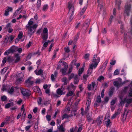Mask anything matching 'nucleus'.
<instances>
[{
	"instance_id": "nucleus-16",
	"label": "nucleus",
	"mask_w": 132,
	"mask_h": 132,
	"mask_svg": "<svg viewBox=\"0 0 132 132\" xmlns=\"http://www.w3.org/2000/svg\"><path fill=\"white\" fill-rule=\"evenodd\" d=\"M14 106V103L13 102L9 103L6 104L5 105V108L8 109L11 106Z\"/></svg>"
},
{
	"instance_id": "nucleus-33",
	"label": "nucleus",
	"mask_w": 132,
	"mask_h": 132,
	"mask_svg": "<svg viewBox=\"0 0 132 132\" xmlns=\"http://www.w3.org/2000/svg\"><path fill=\"white\" fill-rule=\"evenodd\" d=\"M76 62L75 60H73L71 61V62L70 64V67L73 68L75 65V63Z\"/></svg>"
},
{
	"instance_id": "nucleus-52",
	"label": "nucleus",
	"mask_w": 132,
	"mask_h": 132,
	"mask_svg": "<svg viewBox=\"0 0 132 132\" xmlns=\"http://www.w3.org/2000/svg\"><path fill=\"white\" fill-rule=\"evenodd\" d=\"M92 72V70L89 69L87 71V74L88 75H90Z\"/></svg>"
},
{
	"instance_id": "nucleus-21",
	"label": "nucleus",
	"mask_w": 132,
	"mask_h": 132,
	"mask_svg": "<svg viewBox=\"0 0 132 132\" xmlns=\"http://www.w3.org/2000/svg\"><path fill=\"white\" fill-rule=\"evenodd\" d=\"M31 78H29L27 80L25 81V82L27 84H29L30 85H32L34 82L33 81H31Z\"/></svg>"
},
{
	"instance_id": "nucleus-48",
	"label": "nucleus",
	"mask_w": 132,
	"mask_h": 132,
	"mask_svg": "<svg viewBox=\"0 0 132 132\" xmlns=\"http://www.w3.org/2000/svg\"><path fill=\"white\" fill-rule=\"evenodd\" d=\"M104 79V77L103 76H101L98 77L97 80L99 81H101L102 80Z\"/></svg>"
},
{
	"instance_id": "nucleus-18",
	"label": "nucleus",
	"mask_w": 132,
	"mask_h": 132,
	"mask_svg": "<svg viewBox=\"0 0 132 132\" xmlns=\"http://www.w3.org/2000/svg\"><path fill=\"white\" fill-rule=\"evenodd\" d=\"M120 99L121 101L119 104V105L121 106H123L124 105V103L126 102L125 99L124 98V100H123L122 98L121 97H120Z\"/></svg>"
},
{
	"instance_id": "nucleus-50",
	"label": "nucleus",
	"mask_w": 132,
	"mask_h": 132,
	"mask_svg": "<svg viewBox=\"0 0 132 132\" xmlns=\"http://www.w3.org/2000/svg\"><path fill=\"white\" fill-rule=\"evenodd\" d=\"M7 61L9 62H12L13 61V60L11 57H9L7 58Z\"/></svg>"
},
{
	"instance_id": "nucleus-58",
	"label": "nucleus",
	"mask_w": 132,
	"mask_h": 132,
	"mask_svg": "<svg viewBox=\"0 0 132 132\" xmlns=\"http://www.w3.org/2000/svg\"><path fill=\"white\" fill-rule=\"evenodd\" d=\"M93 67L94 68V65L92 63L90 64L89 69L92 70Z\"/></svg>"
},
{
	"instance_id": "nucleus-3",
	"label": "nucleus",
	"mask_w": 132,
	"mask_h": 132,
	"mask_svg": "<svg viewBox=\"0 0 132 132\" xmlns=\"http://www.w3.org/2000/svg\"><path fill=\"white\" fill-rule=\"evenodd\" d=\"M38 25L36 24H35L31 26V27H30L29 28H26L28 29V34L30 35H31L33 34L35 32V31L37 28Z\"/></svg>"
},
{
	"instance_id": "nucleus-30",
	"label": "nucleus",
	"mask_w": 132,
	"mask_h": 132,
	"mask_svg": "<svg viewBox=\"0 0 132 132\" xmlns=\"http://www.w3.org/2000/svg\"><path fill=\"white\" fill-rule=\"evenodd\" d=\"M126 102L128 104H130L132 102V98H125Z\"/></svg>"
},
{
	"instance_id": "nucleus-61",
	"label": "nucleus",
	"mask_w": 132,
	"mask_h": 132,
	"mask_svg": "<svg viewBox=\"0 0 132 132\" xmlns=\"http://www.w3.org/2000/svg\"><path fill=\"white\" fill-rule=\"evenodd\" d=\"M42 101V98L40 97H39V100L37 101L38 104L39 105L41 104V102Z\"/></svg>"
},
{
	"instance_id": "nucleus-17",
	"label": "nucleus",
	"mask_w": 132,
	"mask_h": 132,
	"mask_svg": "<svg viewBox=\"0 0 132 132\" xmlns=\"http://www.w3.org/2000/svg\"><path fill=\"white\" fill-rule=\"evenodd\" d=\"M48 34H43L42 35V37L43 41H45L48 38Z\"/></svg>"
},
{
	"instance_id": "nucleus-64",
	"label": "nucleus",
	"mask_w": 132,
	"mask_h": 132,
	"mask_svg": "<svg viewBox=\"0 0 132 132\" xmlns=\"http://www.w3.org/2000/svg\"><path fill=\"white\" fill-rule=\"evenodd\" d=\"M116 103V101L114 100H112L111 102V105H114Z\"/></svg>"
},
{
	"instance_id": "nucleus-20",
	"label": "nucleus",
	"mask_w": 132,
	"mask_h": 132,
	"mask_svg": "<svg viewBox=\"0 0 132 132\" xmlns=\"http://www.w3.org/2000/svg\"><path fill=\"white\" fill-rule=\"evenodd\" d=\"M33 22L32 21L30 20L28 22V24L26 26V28H29L30 27H31V26L33 24Z\"/></svg>"
},
{
	"instance_id": "nucleus-4",
	"label": "nucleus",
	"mask_w": 132,
	"mask_h": 132,
	"mask_svg": "<svg viewBox=\"0 0 132 132\" xmlns=\"http://www.w3.org/2000/svg\"><path fill=\"white\" fill-rule=\"evenodd\" d=\"M21 92L22 95L25 97H29L31 95L30 90L24 88H21Z\"/></svg>"
},
{
	"instance_id": "nucleus-46",
	"label": "nucleus",
	"mask_w": 132,
	"mask_h": 132,
	"mask_svg": "<svg viewBox=\"0 0 132 132\" xmlns=\"http://www.w3.org/2000/svg\"><path fill=\"white\" fill-rule=\"evenodd\" d=\"M90 105L86 104V106L85 108V112L86 113H87L89 109V107Z\"/></svg>"
},
{
	"instance_id": "nucleus-41",
	"label": "nucleus",
	"mask_w": 132,
	"mask_h": 132,
	"mask_svg": "<svg viewBox=\"0 0 132 132\" xmlns=\"http://www.w3.org/2000/svg\"><path fill=\"white\" fill-rule=\"evenodd\" d=\"M73 94V93L72 91H70L68 92L66 94V96L67 97L71 96Z\"/></svg>"
},
{
	"instance_id": "nucleus-51",
	"label": "nucleus",
	"mask_w": 132,
	"mask_h": 132,
	"mask_svg": "<svg viewBox=\"0 0 132 132\" xmlns=\"http://www.w3.org/2000/svg\"><path fill=\"white\" fill-rule=\"evenodd\" d=\"M120 29H121V32L122 33H124V28L123 26V25H121V26L120 27Z\"/></svg>"
},
{
	"instance_id": "nucleus-59",
	"label": "nucleus",
	"mask_w": 132,
	"mask_h": 132,
	"mask_svg": "<svg viewBox=\"0 0 132 132\" xmlns=\"http://www.w3.org/2000/svg\"><path fill=\"white\" fill-rule=\"evenodd\" d=\"M53 45L54 44L53 43H52L50 45L48 50V51L49 52H50L51 51Z\"/></svg>"
},
{
	"instance_id": "nucleus-54",
	"label": "nucleus",
	"mask_w": 132,
	"mask_h": 132,
	"mask_svg": "<svg viewBox=\"0 0 132 132\" xmlns=\"http://www.w3.org/2000/svg\"><path fill=\"white\" fill-rule=\"evenodd\" d=\"M64 50L65 51V52L66 53H68L70 52V50L69 48L68 47H67V48L65 47L64 48Z\"/></svg>"
},
{
	"instance_id": "nucleus-5",
	"label": "nucleus",
	"mask_w": 132,
	"mask_h": 132,
	"mask_svg": "<svg viewBox=\"0 0 132 132\" xmlns=\"http://www.w3.org/2000/svg\"><path fill=\"white\" fill-rule=\"evenodd\" d=\"M97 86L95 82H93L91 84H88L87 85V89L88 90L90 91L91 90V87L93 88L92 90H95L96 89Z\"/></svg>"
},
{
	"instance_id": "nucleus-60",
	"label": "nucleus",
	"mask_w": 132,
	"mask_h": 132,
	"mask_svg": "<svg viewBox=\"0 0 132 132\" xmlns=\"http://www.w3.org/2000/svg\"><path fill=\"white\" fill-rule=\"evenodd\" d=\"M51 116L50 115H47L46 116V118L48 121H50L51 120Z\"/></svg>"
},
{
	"instance_id": "nucleus-25",
	"label": "nucleus",
	"mask_w": 132,
	"mask_h": 132,
	"mask_svg": "<svg viewBox=\"0 0 132 132\" xmlns=\"http://www.w3.org/2000/svg\"><path fill=\"white\" fill-rule=\"evenodd\" d=\"M92 116L91 114L90 115L88 114L87 115L86 117L88 122H90L92 120Z\"/></svg>"
},
{
	"instance_id": "nucleus-23",
	"label": "nucleus",
	"mask_w": 132,
	"mask_h": 132,
	"mask_svg": "<svg viewBox=\"0 0 132 132\" xmlns=\"http://www.w3.org/2000/svg\"><path fill=\"white\" fill-rule=\"evenodd\" d=\"M14 91V89L13 86H12L11 88L8 91V93L11 95L13 94Z\"/></svg>"
},
{
	"instance_id": "nucleus-29",
	"label": "nucleus",
	"mask_w": 132,
	"mask_h": 132,
	"mask_svg": "<svg viewBox=\"0 0 132 132\" xmlns=\"http://www.w3.org/2000/svg\"><path fill=\"white\" fill-rule=\"evenodd\" d=\"M36 5L37 8L39 9L41 5V0H37Z\"/></svg>"
},
{
	"instance_id": "nucleus-39",
	"label": "nucleus",
	"mask_w": 132,
	"mask_h": 132,
	"mask_svg": "<svg viewBox=\"0 0 132 132\" xmlns=\"http://www.w3.org/2000/svg\"><path fill=\"white\" fill-rule=\"evenodd\" d=\"M15 48H13L12 47H11L8 50V51L10 52V53H13L15 51Z\"/></svg>"
},
{
	"instance_id": "nucleus-15",
	"label": "nucleus",
	"mask_w": 132,
	"mask_h": 132,
	"mask_svg": "<svg viewBox=\"0 0 132 132\" xmlns=\"http://www.w3.org/2000/svg\"><path fill=\"white\" fill-rule=\"evenodd\" d=\"M127 115V114H125V112L121 115V120L123 122L125 121Z\"/></svg>"
},
{
	"instance_id": "nucleus-47",
	"label": "nucleus",
	"mask_w": 132,
	"mask_h": 132,
	"mask_svg": "<svg viewBox=\"0 0 132 132\" xmlns=\"http://www.w3.org/2000/svg\"><path fill=\"white\" fill-rule=\"evenodd\" d=\"M128 96L129 97H132V88H130Z\"/></svg>"
},
{
	"instance_id": "nucleus-53",
	"label": "nucleus",
	"mask_w": 132,
	"mask_h": 132,
	"mask_svg": "<svg viewBox=\"0 0 132 132\" xmlns=\"http://www.w3.org/2000/svg\"><path fill=\"white\" fill-rule=\"evenodd\" d=\"M43 34H47L48 29L47 28H44L43 29Z\"/></svg>"
},
{
	"instance_id": "nucleus-7",
	"label": "nucleus",
	"mask_w": 132,
	"mask_h": 132,
	"mask_svg": "<svg viewBox=\"0 0 132 132\" xmlns=\"http://www.w3.org/2000/svg\"><path fill=\"white\" fill-rule=\"evenodd\" d=\"M13 9L11 7H8L5 11L4 15L5 16H7L9 15V12L10 11H12Z\"/></svg>"
},
{
	"instance_id": "nucleus-8",
	"label": "nucleus",
	"mask_w": 132,
	"mask_h": 132,
	"mask_svg": "<svg viewBox=\"0 0 132 132\" xmlns=\"http://www.w3.org/2000/svg\"><path fill=\"white\" fill-rule=\"evenodd\" d=\"M110 113H108V116L107 117V118L108 119V120L107 121H106V127H108L110 125L111 123V121L110 119Z\"/></svg>"
},
{
	"instance_id": "nucleus-31",
	"label": "nucleus",
	"mask_w": 132,
	"mask_h": 132,
	"mask_svg": "<svg viewBox=\"0 0 132 132\" xmlns=\"http://www.w3.org/2000/svg\"><path fill=\"white\" fill-rule=\"evenodd\" d=\"M23 33L22 31H20L17 37L19 38V39H21L23 36Z\"/></svg>"
},
{
	"instance_id": "nucleus-22",
	"label": "nucleus",
	"mask_w": 132,
	"mask_h": 132,
	"mask_svg": "<svg viewBox=\"0 0 132 132\" xmlns=\"http://www.w3.org/2000/svg\"><path fill=\"white\" fill-rule=\"evenodd\" d=\"M15 57H16V59H15V63H16L19 62L20 59V57L19 56V54H16L15 55Z\"/></svg>"
},
{
	"instance_id": "nucleus-56",
	"label": "nucleus",
	"mask_w": 132,
	"mask_h": 132,
	"mask_svg": "<svg viewBox=\"0 0 132 132\" xmlns=\"http://www.w3.org/2000/svg\"><path fill=\"white\" fill-rule=\"evenodd\" d=\"M63 63L64 66V68L67 69L68 67V65H67V64L64 61L63 62Z\"/></svg>"
},
{
	"instance_id": "nucleus-27",
	"label": "nucleus",
	"mask_w": 132,
	"mask_h": 132,
	"mask_svg": "<svg viewBox=\"0 0 132 132\" xmlns=\"http://www.w3.org/2000/svg\"><path fill=\"white\" fill-rule=\"evenodd\" d=\"M62 81L64 82L63 85H66L67 84L68 81L66 77H64L63 78Z\"/></svg>"
},
{
	"instance_id": "nucleus-11",
	"label": "nucleus",
	"mask_w": 132,
	"mask_h": 132,
	"mask_svg": "<svg viewBox=\"0 0 132 132\" xmlns=\"http://www.w3.org/2000/svg\"><path fill=\"white\" fill-rule=\"evenodd\" d=\"M34 72L37 75H43V70L41 69H40L37 72L36 70H35L34 71Z\"/></svg>"
},
{
	"instance_id": "nucleus-62",
	"label": "nucleus",
	"mask_w": 132,
	"mask_h": 132,
	"mask_svg": "<svg viewBox=\"0 0 132 132\" xmlns=\"http://www.w3.org/2000/svg\"><path fill=\"white\" fill-rule=\"evenodd\" d=\"M72 69H73L72 68H71L70 67V68H69L68 73H67L68 75H69V74H70L71 73V72L72 71Z\"/></svg>"
},
{
	"instance_id": "nucleus-19",
	"label": "nucleus",
	"mask_w": 132,
	"mask_h": 132,
	"mask_svg": "<svg viewBox=\"0 0 132 132\" xmlns=\"http://www.w3.org/2000/svg\"><path fill=\"white\" fill-rule=\"evenodd\" d=\"M96 122H97L98 125L99 126L102 123V120L101 119V117H98L97 118Z\"/></svg>"
},
{
	"instance_id": "nucleus-28",
	"label": "nucleus",
	"mask_w": 132,
	"mask_h": 132,
	"mask_svg": "<svg viewBox=\"0 0 132 132\" xmlns=\"http://www.w3.org/2000/svg\"><path fill=\"white\" fill-rule=\"evenodd\" d=\"M114 90V88H112L109 91V95L110 97H111L113 93Z\"/></svg>"
},
{
	"instance_id": "nucleus-42",
	"label": "nucleus",
	"mask_w": 132,
	"mask_h": 132,
	"mask_svg": "<svg viewBox=\"0 0 132 132\" xmlns=\"http://www.w3.org/2000/svg\"><path fill=\"white\" fill-rule=\"evenodd\" d=\"M22 5H21V7H19L14 13V15L16 16L17 14L16 13V12H18V11L20 10L22 8Z\"/></svg>"
},
{
	"instance_id": "nucleus-44",
	"label": "nucleus",
	"mask_w": 132,
	"mask_h": 132,
	"mask_svg": "<svg viewBox=\"0 0 132 132\" xmlns=\"http://www.w3.org/2000/svg\"><path fill=\"white\" fill-rule=\"evenodd\" d=\"M96 101L98 103H100L101 102V100L100 95H98L97 97Z\"/></svg>"
},
{
	"instance_id": "nucleus-26",
	"label": "nucleus",
	"mask_w": 132,
	"mask_h": 132,
	"mask_svg": "<svg viewBox=\"0 0 132 132\" xmlns=\"http://www.w3.org/2000/svg\"><path fill=\"white\" fill-rule=\"evenodd\" d=\"M87 7V5H85L82 8L80 13V14L81 15H82L83 14L85 11H86Z\"/></svg>"
},
{
	"instance_id": "nucleus-45",
	"label": "nucleus",
	"mask_w": 132,
	"mask_h": 132,
	"mask_svg": "<svg viewBox=\"0 0 132 132\" xmlns=\"http://www.w3.org/2000/svg\"><path fill=\"white\" fill-rule=\"evenodd\" d=\"M75 77L73 73H71L69 76L68 79L69 80H70L71 79Z\"/></svg>"
},
{
	"instance_id": "nucleus-34",
	"label": "nucleus",
	"mask_w": 132,
	"mask_h": 132,
	"mask_svg": "<svg viewBox=\"0 0 132 132\" xmlns=\"http://www.w3.org/2000/svg\"><path fill=\"white\" fill-rule=\"evenodd\" d=\"M1 100L2 101H5L7 100V97L5 95H3L1 97Z\"/></svg>"
},
{
	"instance_id": "nucleus-55",
	"label": "nucleus",
	"mask_w": 132,
	"mask_h": 132,
	"mask_svg": "<svg viewBox=\"0 0 132 132\" xmlns=\"http://www.w3.org/2000/svg\"><path fill=\"white\" fill-rule=\"evenodd\" d=\"M89 76L87 74L86 75H84L83 76V78L84 80L86 81L87 80V78Z\"/></svg>"
},
{
	"instance_id": "nucleus-40",
	"label": "nucleus",
	"mask_w": 132,
	"mask_h": 132,
	"mask_svg": "<svg viewBox=\"0 0 132 132\" xmlns=\"http://www.w3.org/2000/svg\"><path fill=\"white\" fill-rule=\"evenodd\" d=\"M90 54L89 53H87L85 54L84 56V58L86 60H89V56Z\"/></svg>"
},
{
	"instance_id": "nucleus-37",
	"label": "nucleus",
	"mask_w": 132,
	"mask_h": 132,
	"mask_svg": "<svg viewBox=\"0 0 132 132\" xmlns=\"http://www.w3.org/2000/svg\"><path fill=\"white\" fill-rule=\"evenodd\" d=\"M67 68H62L61 70L62 73L63 75H66V70Z\"/></svg>"
},
{
	"instance_id": "nucleus-9",
	"label": "nucleus",
	"mask_w": 132,
	"mask_h": 132,
	"mask_svg": "<svg viewBox=\"0 0 132 132\" xmlns=\"http://www.w3.org/2000/svg\"><path fill=\"white\" fill-rule=\"evenodd\" d=\"M74 83L75 84H77L79 82V80L78 79V76L77 75H76L74 78Z\"/></svg>"
},
{
	"instance_id": "nucleus-43",
	"label": "nucleus",
	"mask_w": 132,
	"mask_h": 132,
	"mask_svg": "<svg viewBox=\"0 0 132 132\" xmlns=\"http://www.w3.org/2000/svg\"><path fill=\"white\" fill-rule=\"evenodd\" d=\"M6 60L7 59L6 57H5L2 60V63L1 65L2 66L4 65L5 64L6 62Z\"/></svg>"
},
{
	"instance_id": "nucleus-36",
	"label": "nucleus",
	"mask_w": 132,
	"mask_h": 132,
	"mask_svg": "<svg viewBox=\"0 0 132 132\" xmlns=\"http://www.w3.org/2000/svg\"><path fill=\"white\" fill-rule=\"evenodd\" d=\"M69 116L67 114H64L62 117V120H63L65 118H69Z\"/></svg>"
},
{
	"instance_id": "nucleus-38",
	"label": "nucleus",
	"mask_w": 132,
	"mask_h": 132,
	"mask_svg": "<svg viewBox=\"0 0 132 132\" xmlns=\"http://www.w3.org/2000/svg\"><path fill=\"white\" fill-rule=\"evenodd\" d=\"M79 32H78L75 37L74 41L75 42H76L77 41L79 38Z\"/></svg>"
},
{
	"instance_id": "nucleus-1",
	"label": "nucleus",
	"mask_w": 132,
	"mask_h": 132,
	"mask_svg": "<svg viewBox=\"0 0 132 132\" xmlns=\"http://www.w3.org/2000/svg\"><path fill=\"white\" fill-rule=\"evenodd\" d=\"M68 8L69 9V12L71 14L69 18V22H70L74 17V12L75 9L74 8V5L70 1L68 3Z\"/></svg>"
},
{
	"instance_id": "nucleus-13",
	"label": "nucleus",
	"mask_w": 132,
	"mask_h": 132,
	"mask_svg": "<svg viewBox=\"0 0 132 132\" xmlns=\"http://www.w3.org/2000/svg\"><path fill=\"white\" fill-rule=\"evenodd\" d=\"M63 90L61 89V88H59L57 90V93L59 95H61L64 94V93L63 92Z\"/></svg>"
},
{
	"instance_id": "nucleus-14",
	"label": "nucleus",
	"mask_w": 132,
	"mask_h": 132,
	"mask_svg": "<svg viewBox=\"0 0 132 132\" xmlns=\"http://www.w3.org/2000/svg\"><path fill=\"white\" fill-rule=\"evenodd\" d=\"M63 124L62 123L59 128V130L60 132H65V129L63 127Z\"/></svg>"
},
{
	"instance_id": "nucleus-49",
	"label": "nucleus",
	"mask_w": 132,
	"mask_h": 132,
	"mask_svg": "<svg viewBox=\"0 0 132 132\" xmlns=\"http://www.w3.org/2000/svg\"><path fill=\"white\" fill-rule=\"evenodd\" d=\"M97 57L96 55V54H94L93 57V59L92 60V62H95L96 61V58Z\"/></svg>"
},
{
	"instance_id": "nucleus-24",
	"label": "nucleus",
	"mask_w": 132,
	"mask_h": 132,
	"mask_svg": "<svg viewBox=\"0 0 132 132\" xmlns=\"http://www.w3.org/2000/svg\"><path fill=\"white\" fill-rule=\"evenodd\" d=\"M90 23V20L89 19H87L84 23V26H86L88 27Z\"/></svg>"
},
{
	"instance_id": "nucleus-63",
	"label": "nucleus",
	"mask_w": 132,
	"mask_h": 132,
	"mask_svg": "<svg viewBox=\"0 0 132 132\" xmlns=\"http://www.w3.org/2000/svg\"><path fill=\"white\" fill-rule=\"evenodd\" d=\"M119 74V71L118 69H116L114 72V74L115 75H117Z\"/></svg>"
},
{
	"instance_id": "nucleus-10",
	"label": "nucleus",
	"mask_w": 132,
	"mask_h": 132,
	"mask_svg": "<svg viewBox=\"0 0 132 132\" xmlns=\"http://www.w3.org/2000/svg\"><path fill=\"white\" fill-rule=\"evenodd\" d=\"M113 85L117 88H119L121 85V83H119L118 81H115L113 82Z\"/></svg>"
},
{
	"instance_id": "nucleus-57",
	"label": "nucleus",
	"mask_w": 132,
	"mask_h": 132,
	"mask_svg": "<svg viewBox=\"0 0 132 132\" xmlns=\"http://www.w3.org/2000/svg\"><path fill=\"white\" fill-rule=\"evenodd\" d=\"M45 92L46 94H48L49 95H50V92L49 89H46L45 90Z\"/></svg>"
},
{
	"instance_id": "nucleus-12",
	"label": "nucleus",
	"mask_w": 132,
	"mask_h": 132,
	"mask_svg": "<svg viewBox=\"0 0 132 132\" xmlns=\"http://www.w3.org/2000/svg\"><path fill=\"white\" fill-rule=\"evenodd\" d=\"M100 60V58L98 57L97 59H96V62H95V63L94 64V68L95 69L96 68V67H97V66L98 63L99 62Z\"/></svg>"
},
{
	"instance_id": "nucleus-35",
	"label": "nucleus",
	"mask_w": 132,
	"mask_h": 132,
	"mask_svg": "<svg viewBox=\"0 0 132 132\" xmlns=\"http://www.w3.org/2000/svg\"><path fill=\"white\" fill-rule=\"evenodd\" d=\"M48 8V6L47 4L44 5L43 7V11H46Z\"/></svg>"
},
{
	"instance_id": "nucleus-32",
	"label": "nucleus",
	"mask_w": 132,
	"mask_h": 132,
	"mask_svg": "<svg viewBox=\"0 0 132 132\" xmlns=\"http://www.w3.org/2000/svg\"><path fill=\"white\" fill-rule=\"evenodd\" d=\"M84 70V67H82L81 68L79 69V70L78 75L80 76Z\"/></svg>"
},
{
	"instance_id": "nucleus-6",
	"label": "nucleus",
	"mask_w": 132,
	"mask_h": 132,
	"mask_svg": "<svg viewBox=\"0 0 132 132\" xmlns=\"http://www.w3.org/2000/svg\"><path fill=\"white\" fill-rule=\"evenodd\" d=\"M131 8V5L130 4H126L125 6V13L128 16L129 15Z\"/></svg>"
},
{
	"instance_id": "nucleus-2",
	"label": "nucleus",
	"mask_w": 132,
	"mask_h": 132,
	"mask_svg": "<svg viewBox=\"0 0 132 132\" xmlns=\"http://www.w3.org/2000/svg\"><path fill=\"white\" fill-rule=\"evenodd\" d=\"M130 22L131 24V28L129 32H127L126 34L125 33L124 37L125 40H126L127 38H130L132 37V16H131Z\"/></svg>"
}]
</instances>
